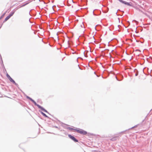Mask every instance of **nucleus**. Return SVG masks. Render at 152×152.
Wrapping results in <instances>:
<instances>
[{"instance_id": "obj_1", "label": "nucleus", "mask_w": 152, "mask_h": 152, "mask_svg": "<svg viewBox=\"0 0 152 152\" xmlns=\"http://www.w3.org/2000/svg\"><path fill=\"white\" fill-rule=\"evenodd\" d=\"M31 101L33 102L35 105L37 106L40 109L42 110L46 113L48 112L44 108L42 107L37 104L36 102L33 99Z\"/></svg>"}, {"instance_id": "obj_2", "label": "nucleus", "mask_w": 152, "mask_h": 152, "mask_svg": "<svg viewBox=\"0 0 152 152\" xmlns=\"http://www.w3.org/2000/svg\"><path fill=\"white\" fill-rule=\"evenodd\" d=\"M74 129L75 131L83 135H86L87 134V132H86L82 129Z\"/></svg>"}, {"instance_id": "obj_3", "label": "nucleus", "mask_w": 152, "mask_h": 152, "mask_svg": "<svg viewBox=\"0 0 152 152\" xmlns=\"http://www.w3.org/2000/svg\"><path fill=\"white\" fill-rule=\"evenodd\" d=\"M68 137L72 140H73L75 142H78V140H77L74 137L70 134L68 135Z\"/></svg>"}, {"instance_id": "obj_4", "label": "nucleus", "mask_w": 152, "mask_h": 152, "mask_svg": "<svg viewBox=\"0 0 152 152\" xmlns=\"http://www.w3.org/2000/svg\"><path fill=\"white\" fill-rule=\"evenodd\" d=\"M9 79L10 81L12 82L13 83L16 84L15 81L10 76H9Z\"/></svg>"}, {"instance_id": "obj_5", "label": "nucleus", "mask_w": 152, "mask_h": 152, "mask_svg": "<svg viewBox=\"0 0 152 152\" xmlns=\"http://www.w3.org/2000/svg\"><path fill=\"white\" fill-rule=\"evenodd\" d=\"M15 11H12L10 12V14L8 15L10 17V18L15 13Z\"/></svg>"}, {"instance_id": "obj_6", "label": "nucleus", "mask_w": 152, "mask_h": 152, "mask_svg": "<svg viewBox=\"0 0 152 152\" xmlns=\"http://www.w3.org/2000/svg\"><path fill=\"white\" fill-rule=\"evenodd\" d=\"M10 18V17L8 16H7V17L6 18H5V20H4V22L6 21L7 20H8Z\"/></svg>"}, {"instance_id": "obj_7", "label": "nucleus", "mask_w": 152, "mask_h": 152, "mask_svg": "<svg viewBox=\"0 0 152 152\" xmlns=\"http://www.w3.org/2000/svg\"><path fill=\"white\" fill-rule=\"evenodd\" d=\"M124 4L127 5H128V6H130V4L129 3L126 2L125 1H124Z\"/></svg>"}, {"instance_id": "obj_8", "label": "nucleus", "mask_w": 152, "mask_h": 152, "mask_svg": "<svg viewBox=\"0 0 152 152\" xmlns=\"http://www.w3.org/2000/svg\"><path fill=\"white\" fill-rule=\"evenodd\" d=\"M41 113L44 116H45L46 117H48L44 113H43L42 112H41Z\"/></svg>"}, {"instance_id": "obj_9", "label": "nucleus", "mask_w": 152, "mask_h": 152, "mask_svg": "<svg viewBox=\"0 0 152 152\" xmlns=\"http://www.w3.org/2000/svg\"><path fill=\"white\" fill-rule=\"evenodd\" d=\"M116 138H117V137H114L112 138L111 140L112 141H115L116 140Z\"/></svg>"}, {"instance_id": "obj_10", "label": "nucleus", "mask_w": 152, "mask_h": 152, "mask_svg": "<svg viewBox=\"0 0 152 152\" xmlns=\"http://www.w3.org/2000/svg\"><path fill=\"white\" fill-rule=\"evenodd\" d=\"M28 3H26V4H24L23 5H22L20 6V8L22 7H23L25 6H26V5L27 4H28Z\"/></svg>"}, {"instance_id": "obj_11", "label": "nucleus", "mask_w": 152, "mask_h": 152, "mask_svg": "<svg viewBox=\"0 0 152 152\" xmlns=\"http://www.w3.org/2000/svg\"><path fill=\"white\" fill-rule=\"evenodd\" d=\"M80 26L82 28H83V27H84V25H83V23H82L80 25Z\"/></svg>"}, {"instance_id": "obj_12", "label": "nucleus", "mask_w": 152, "mask_h": 152, "mask_svg": "<svg viewBox=\"0 0 152 152\" xmlns=\"http://www.w3.org/2000/svg\"><path fill=\"white\" fill-rule=\"evenodd\" d=\"M26 97L27 98L30 99L31 101L33 100V99H32L30 97H29L28 96H27Z\"/></svg>"}, {"instance_id": "obj_13", "label": "nucleus", "mask_w": 152, "mask_h": 152, "mask_svg": "<svg viewBox=\"0 0 152 152\" xmlns=\"http://www.w3.org/2000/svg\"><path fill=\"white\" fill-rule=\"evenodd\" d=\"M5 13H4V14H3L1 16V17L0 18V20L4 16V15H5Z\"/></svg>"}, {"instance_id": "obj_14", "label": "nucleus", "mask_w": 152, "mask_h": 152, "mask_svg": "<svg viewBox=\"0 0 152 152\" xmlns=\"http://www.w3.org/2000/svg\"><path fill=\"white\" fill-rule=\"evenodd\" d=\"M68 129L69 130H75V129H74L72 128H71V127H69L68 128Z\"/></svg>"}, {"instance_id": "obj_15", "label": "nucleus", "mask_w": 152, "mask_h": 152, "mask_svg": "<svg viewBox=\"0 0 152 152\" xmlns=\"http://www.w3.org/2000/svg\"><path fill=\"white\" fill-rule=\"evenodd\" d=\"M120 2L124 4V1H123L122 0H118Z\"/></svg>"}, {"instance_id": "obj_16", "label": "nucleus", "mask_w": 152, "mask_h": 152, "mask_svg": "<svg viewBox=\"0 0 152 152\" xmlns=\"http://www.w3.org/2000/svg\"><path fill=\"white\" fill-rule=\"evenodd\" d=\"M138 75V73H136V74H135V75L136 76H137Z\"/></svg>"}, {"instance_id": "obj_17", "label": "nucleus", "mask_w": 152, "mask_h": 152, "mask_svg": "<svg viewBox=\"0 0 152 152\" xmlns=\"http://www.w3.org/2000/svg\"><path fill=\"white\" fill-rule=\"evenodd\" d=\"M9 75H7V76L8 78H9Z\"/></svg>"}]
</instances>
